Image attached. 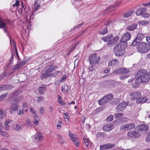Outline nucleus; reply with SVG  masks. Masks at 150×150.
I'll return each instance as SVG.
<instances>
[{"label": "nucleus", "instance_id": "1", "mask_svg": "<svg viewBox=\"0 0 150 150\" xmlns=\"http://www.w3.org/2000/svg\"><path fill=\"white\" fill-rule=\"evenodd\" d=\"M137 51L140 53H145L147 52L150 49L149 44L146 42H140L136 44Z\"/></svg>", "mask_w": 150, "mask_h": 150}, {"label": "nucleus", "instance_id": "2", "mask_svg": "<svg viewBox=\"0 0 150 150\" xmlns=\"http://www.w3.org/2000/svg\"><path fill=\"white\" fill-rule=\"evenodd\" d=\"M137 77L141 79V81L147 82L149 80V74L146 70H141L137 73Z\"/></svg>", "mask_w": 150, "mask_h": 150}, {"label": "nucleus", "instance_id": "3", "mask_svg": "<svg viewBox=\"0 0 150 150\" xmlns=\"http://www.w3.org/2000/svg\"><path fill=\"white\" fill-rule=\"evenodd\" d=\"M113 35L111 34L108 35L105 37H103L102 39L105 42H107V44L108 46H110L114 44L119 40L118 37H115L112 38Z\"/></svg>", "mask_w": 150, "mask_h": 150}, {"label": "nucleus", "instance_id": "4", "mask_svg": "<svg viewBox=\"0 0 150 150\" xmlns=\"http://www.w3.org/2000/svg\"><path fill=\"white\" fill-rule=\"evenodd\" d=\"M54 63L51 62L49 65L47 66L45 69L42 72V75L43 77H46L47 76L50 75V73L53 71L56 70L57 68V66H54Z\"/></svg>", "mask_w": 150, "mask_h": 150}, {"label": "nucleus", "instance_id": "5", "mask_svg": "<svg viewBox=\"0 0 150 150\" xmlns=\"http://www.w3.org/2000/svg\"><path fill=\"white\" fill-rule=\"evenodd\" d=\"M10 23V21L8 19H0V28H3L4 33L6 35L8 36L10 39V37L9 35V33L7 30V25Z\"/></svg>", "mask_w": 150, "mask_h": 150}, {"label": "nucleus", "instance_id": "6", "mask_svg": "<svg viewBox=\"0 0 150 150\" xmlns=\"http://www.w3.org/2000/svg\"><path fill=\"white\" fill-rule=\"evenodd\" d=\"M117 44L114 48L113 51L116 56H120L123 55L125 52V50L122 47V45Z\"/></svg>", "mask_w": 150, "mask_h": 150}, {"label": "nucleus", "instance_id": "7", "mask_svg": "<svg viewBox=\"0 0 150 150\" xmlns=\"http://www.w3.org/2000/svg\"><path fill=\"white\" fill-rule=\"evenodd\" d=\"M88 60L91 65H95L99 62L100 58L99 57L97 56L96 54H93L89 56Z\"/></svg>", "mask_w": 150, "mask_h": 150}, {"label": "nucleus", "instance_id": "8", "mask_svg": "<svg viewBox=\"0 0 150 150\" xmlns=\"http://www.w3.org/2000/svg\"><path fill=\"white\" fill-rule=\"evenodd\" d=\"M131 38V35L128 32L125 33V34L122 37L120 40V44L122 45L123 46L126 47L127 43V41L129 40Z\"/></svg>", "mask_w": 150, "mask_h": 150}, {"label": "nucleus", "instance_id": "9", "mask_svg": "<svg viewBox=\"0 0 150 150\" xmlns=\"http://www.w3.org/2000/svg\"><path fill=\"white\" fill-rule=\"evenodd\" d=\"M145 35L144 34L142 33H139L137 34L135 39L132 42L131 46H135L136 44L142 41Z\"/></svg>", "mask_w": 150, "mask_h": 150}, {"label": "nucleus", "instance_id": "10", "mask_svg": "<svg viewBox=\"0 0 150 150\" xmlns=\"http://www.w3.org/2000/svg\"><path fill=\"white\" fill-rule=\"evenodd\" d=\"M11 105L10 107V113L11 114L15 113L19 108V105L18 103L16 102L14 103H12L10 101Z\"/></svg>", "mask_w": 150, "mask_h": 150}, {"label": "nucleus", "instance_id": "11", "mask_svg": "<svg viewBox=\"0 0 150 150\" xmlns=\"http://www.w3.org/2000/svg\"><path fill=\"white\" fill-rule=\"evenodd\" d=\"M141 134L140 130H137L129 132L127 135L130 138H135L138 137L141 135Z\"/></svg>", "mask_w": 150, "mask_h": 150}, {"label": "nucleus", "instance_id": "12", "mask_svg": "<svg viewBox=\"0 0 150 150\" xmlns=\"http://www.w3.org/2000/svg\"><path fill=\"white\" fill-rule=\"evenodd\" d=\"M114 144L108 143L101 145L100 146V150H106L114 147Z\"/></svg>", "mask_w": 150, "mask_h": 150}, {"label": "nucleus", "instance_id": "13", "mask_svg": "<svg viewBox=\"0 0 150 150\" xmlns=\"http://www.w3.org/2000/svg\"><path fill=\"white\" fill-rule=\"evenodd\" d=\"M135 126L134 123H131L122 125L120 127L122 129H125L126 130H130L134 128Z\"/></svg>", "mask_w": 150, "mask_h": 150}, {"label": "nucleus", "instance_id": "14", "mask_svg": "<svg viewBox=\"0 0 150 150\" xmlns=\"http://www.w3.org/2000/svg\"><path fill=\"white\" fill-rule=\"evenodd\" d=\"M130 96L131 99L133 100L139 99L141 97V95L140 92L135 91L132 93Z\"/></svg>", "mask_w": 150, "mask_h": 150}, {"label": "nucleus", "instance_id": "15", "mask_svg": "<svg viewBox=\"0 0 150 150\" xmlns=\"http://www.w3.org/2000/svg\"><path fill=\"white\" fill-rule=\"evenodd\" d=\"M13 86L9 84L2 85L0 86V91L10 89L12 88Z\"/></svg>", "mask_w": 150, "mask_h": 150}, {"label": "nucleus", "instance_id": "16", "mask_svg": "<svg viewBox=\"0 0 150 150\" xmlns=\"http://www.w3.org/2000/svg\"><path fill=\"white\" fill-rule=\"evenodd\" d=\"M127 106V104L124 102H122L118 104L116 107V108L119 111H121L125 108Z\"/></svg>", "mask_w": 150, "mask_h": 150}, {"label": "nucleus", "instance_id": "17", "mask_svg": "<svg viewBox=\"0 0 150 150\" xmlns=\"http://www.w3.org/2000/svg\"><path fill=\"white\" fill-rule=\"evenodd\" d=\"M35 139L36 141H42L43 139V136L42 133L40 132H37Z\"/></svg>", "mask_w": 150, "mask_h": 150}, {"label": "nucleus", "instance_id": "18", "mask_svg": "<svg viewBox=\"0 0 150 150\" xmlns=\"http://www.w3.org/2000/svg\"><path fill=\"white\" fill-rule=\"evenodd\" d=\"M113 125L111 124H107L104 126L103 128L104 131L106 132H108L113 129Z\"/></svg>", "mask_w": 150, "mask_h": 150}, {"label": "nucleus", "instance_id": "19", "mask_svg": "<svg viewBox=\"0 0 150 150\" xmlns=\"http://www.w3.org/2000/svg\"><path fill=\"white\" fill-rule=\"evenodd\" d=\"M119 62L118 60L117 59H115L111 60L109 62L108 65L109 66H111L112 67L116 66L118 64Z\"/></svg>", "mask_w": 150, "mask_h": 150}, {"label": "nucleus", "instance_id": "20", "mask_svg": "<svg viewBox=\"0 0 150 150\" xmlns=\"http://www.w3.org/2000/svg\"><path fill=\"white\" fill-rule=\"evenodd\" d=\"M47 87L44 85H42L41 86L38 88V92L40 94L42 95L44 94L45 91L46 90Z\"/></svg>", "mask_w": 150, "mask_h": 150}, {"label": "nucleus", "instance_id": "21", "mask_svg": "<svg viewBox=\"0 0 150 150\" xmlns=\"http://www.w3.org/2000/svg\"><path fill=\"white\" fill-rule=\"evenodd\" d=\"M138 130H140V133L142 131H146L148 129V126L146 125H140L138 127Z\"/></svg>", "mask_w": 150, "mask_h": 150}, {"label": "nucleus", "instance_id": "22", "mask_svg": "<svg viewBox=\"0 0 150 150\" xmlns=\"http://www.w3.org/2000/svg\"><path fill=\"white\" fill-rule=\"evenodd\" d=\"M146 11V9L145 8H142L139 9L136 12V15L138 16L143 15Z\"/></svg>", "mask_w": 150, "mask_h": 150}, {"label": "nucleus", "instance_id": "23", "mask_svg": "<svg viewBox=\"0 0 150 150\" xmlns=\"http://www.w3.org/2000/svg\"><path fill=\"white\" fill-rule=\"evenodd\" d=\"M137 25L136 24H133L127 26L126 30H128L129 31L134 30L137 29Z\"/></svg>", "mask_w": 150, "mask_h": 150}, {"label": "nucleus", "instance_id": "24", "mask_svg": "<svg viewBox=\"0 0 150 150\" xmlns=\"http://www.w3.org/2000/svg\"><path fill=\"white\" fill-rule=\"evenodd\" d=\"M41 0H36L34 4V8L35 10L37 9L42 4H41Z\"/></svg>", "mask_w": 150, "mask_h": 150}, {"label": "nucleus", "instance_id": "25", "mask_svg": "<svg viewBox=\"0 0 150 150\" xmlns=\"http://www.w3.org/2000/svg\"><path fill=\"white\" fill-rule=\"evenodd\" d=\"M148 98L145 97H141V96L139 99L137 100V102L138 103H145L147 100Z\"/></svg>", "mask_w": 150, "mask_h": 150}, {"label": "nucleus", "instance_id": "26", "mask_svg": "<svg viewBox=\"0 0 150 150\" xmlns=\"http://www.w3.org/2000/svg\"><path fill=\"white\" fill-rule=\"evenodd\" d=\"M108 102H110L113 100V96L112 94H109L104 96Z\"/></svg>", "mask_w": 150, "mask_h": 150}, {"label": "nucleus", "instance_id": "27", "mask_svg": "<svg viewBox=\"0 0 150 150\" xmlns=\"http://www.w3.org/2000/svg\"><path fill=\"white\" fill-rule=\"evenodd\" d=\"M108 102L105 99V97L104 96L102 98L98 101V103L100 105H103L105 104Z\"/></svg>", "mask_w": 150, "mask_h": 150}, {"label": "nucleus", "instance_id": "28", "mask_svg": "<svg viewBox=\"0 0 150 150\" xmlns=\"http://www.w3.org/2000/svg\"><path fill=\"white\" fill-rule=\"evenodd\" d=\"M10 121V120H8L5 121L4 123V126L5 130H8L9 129L10 127L8 124L11 123Z\"/></svg>", "mask_w": 150, "mask_h": 150}, {"label": "nucleus", "instance_id": "29", "mask_svg": "<svg viewBox=\"0 0 150 150\" xmlns=\"http://www.w3.org/2000/svg\"><path fill=\"white\" fill-rule=\"evenodd\" d=\"M106 134L105 133L103 132H98L96 134V136L97 137L99 138H102L106 137Z\"/></svg>", "mask_w": 150, "mask_h": 150}, {"label": "nucleus", "instance_id": "30", "mask_svg": "<svg viewBox=\"0 0 150 150\" xmlns=\"http://www.w3.org/2000/svg\"><path fill=\"white\" fill-rule=\"evenodd\" d=\"M72 141H73L76 146L79 147L80 142L77 138H76L75 139L72 140Z\"/></svg>", "mask_w": 150, "mask_h": 150}, {"label": "nucleus", "instance_id": "31", "mask_svg": "<svg viewBox=\"0 0 150 150\" xmlns=\"http://www.w3.org/2000/svg\"><path fill=\"white\" fill-rule=\"evenodd\" d=\"M69 89V87L67 84H64L63 86H62V91L63 92H67Z\"/></svg>", "mask_w": 150, "mask_h": 150}, {"label": "nucleus", "instance_id": "32", "mask_svg": "<svg viewBox=\"0 0 150 150\" xmlns=\"http://www.w3.org/2000/svg\"><path fill=\"white\" fill-rule=\"evenodd\" d=\"M129 69L125 68H121V73L125 74L129 72Z\"/></svg>", "mask_w": 150, "mask_h": 150}, {"label": "nucleus", "instance_id": "33", "mask_svg": "<svg viewBox=\"0 0 150 150\" xmlns=\"http://www.w3.org/2000/svg\"><path fill=\"white\" fill-rule=\"evenodd\" d=\"M141 80H141V79L139 78L138 77H137V78L135 80V83L136 85L135 86L134 85L133 87L136 88L138 86L139 83L143 82V81H141Z\"/></svg>", "mask_w": 150, "mask_h": 150}, {"label": "nucleus", "instance_id": "34", "mask_svg": "<svg viewBox=\"0 0 150 150\" xmlns=\"http://www.w3.org/2000/svg\"><path fill=\"white\" fill-rule=\"evenodd\" d=\"M5 115V112L1 109H0V118L2 119L4 118Z\"/></svg>", "mask_w": 150, "mask_h": 150}, {"label": "nucleus", "instance_id": "35", "mask_svg": "<svg viewBox=\"0 0 150 150\" xmlns=\"http://www.w3.org/2000/svg\"><path fill=\"white\" fill-rule=\"evenodd\" d=\"M0 134L2 135L4 137H9V135L6 132H3L2 131L0 132Z\"/></svg>", "mask_w": 150, "mask_h": 150}, {"label": "nucleus", "instance_id": "36", "mask_svg": "<svg viewBox=\"0 0 150 150\" xmlns=\"http://www.w3.org/2000/svg\"><path fill=\"white\" fill-rule=\"evenodd\" d=\"M108 29L107 28L104 29L103 30L99 32V33L101 35H104L107 33Z\"/></svg>", "mask_w": 150, "mask_h": 150}, {"label": "nucleus", "instance_id": "37", "mask_svg": "<svg viewBox=\"0 0 150 150\" xmlns=\"http://www.w3.org/2000/svg\"><path fill=\"white\" fill-rule=\"evenodd\" d=\"M138 23L140 25H143L147 24L149 23V22L145 21L140 20L138 22Z\"/></svg>", "mask_w": 150, "mask_h": 150}, {"label": "nucleus", "instance_id": "38", "mask_svg": "<svg viewBox=\"0 0 150 150\" xmlns=\"http://www.w3.org/2000/svg\"><path fill=\"white\" fill-rule=\"evenodd\" d=\"M13 128L16 130H18L21 129V128L20 125L17 124H16L13 125Z\"/></svg>", "mask_w": 150, "mask_h": 150}, {"label": "nucleus", "instance_id": "39", "mask_svg": "<svg viewBox=\"0 0 150 150\" xmlns=\"http://www.w3.org/2000/svg\"><path fill=\"white\" fill-rule=\"evenodd\" d=\"M123 115L122 113H117L115 115V117L116 119L119 118L123 116Z\"/></svg>", "mask_w": 150, "mask_h": 150}, {"label": "nucleus", "instance_id": "40", "mask_svg": "<svg viewBox=\"0 0 150 150\" xmlns=\"http://www.w3.org/2000/svg\"><path fill=\"white\" fill-rule=\"evenodd\" d=\"M17 113L18 115H23L24 114V110L23 109L17 110Z\"/></svg>", "mask_w": 150, "mask_h": 150}, {"label": "nucleus", "instance_id": "41", "mask_svg": "<svg viewBox=\"0 0 150 150\" xmlns=\"http://www.w3.org/2000/svg\"><path fill=\"white\" fill-rule=\"evenodd\" d=\"M61 73L60 71H56L52 74L53 76L57 77Z\"/></svg>", "mask_w": 150, "mask_h": 150}, {"label": "nucleus", "instance_id": "42", "mask_svg": "<svg viewBox=\"0 0 150 150\" xmlns=\"http://www.w3.org/2000/svg\"><path fill=\"white\" fill-rule=\"evenodd\" d=\"M133 12V11L128 12L127 13L125 14V15L124 16V17L125 18H127L130 16L132 15Z\"/></svg>", "mask_w": 150, "mask_h": 150}, {"label": "nucleus", "instance_id": "43", "mask_svg": "<svg viewBox=\"0 0 150 150\" xmlns=\"http://www.w3.org/2000/svg\"><path fill=\"white\" fill-rule=\"evenodd\" d=\"M113 116L112 115H110L106 119V121L107 122H110L113 120Z\"/></svg>", "mask_w": 150, "mask_h": 150}, {"label": "nucleus", "instance_id": "44", "mask_svg": "<svg viewBox=\"0 0 150 150\" xmlns=\"http://www.w3.org/2000/svg\"><path fill=\"white\" fill-rule=\"evenodd\" d=\"M69 135L71 140L74 139H75V138H76L74 137L75 135L74 134L71 133V132L70 131L69 132Z\"/></svg>", "mask_w": 150, "mask_h": 150}, {"label": "nucleus", "instance_id": "45", "mask_svg": "<svg viewBox=\"0 0 150 150\" xmlns=\"http://www.w3.org/2000/svg\"><path fill=\"white\" fill-rule=\"evenodd\" d=\"M7 95V93L4 94L0 96V101L4 100L6 97Z\"/></svg>", "mask_w": 150, "mask_h": 150}, {"label": "nucleus", "instance_id": "46", "mask_svg": "<svg viewBox=\"0 0 150 150\" xmlns=\"http://www.w3.org/2000/svg\"><path fill=\"white\" fill-rule=\"evenodd\" d=\"M20 93V92L19 90L16 91L14 93H12L11 94V96L15 97L19 95Z\"/></svg>", "mask_w": 150, "mask_h": 150}, {"label": "nucleus", "instance_id": "47", "mask_svg": "<svg viewBox=\"0 0 150 150\" xmlns=\"http://www.w3.org/2000/svg\"><path fill=\"white\" fill-rule=\"evenodd\" d=\"M129 76L122 74L120 75V78L121 80H123L127 78Z\"/></svg>", "mask_w": 150, "mask_h": 150}, {"label": "nucleus", "instance_id": "48", "mask_svg": "<svg viewBox=\"0 0 150 150\" xmlns=\"http://www.w3.org/2000/svg\"><path fill=\"white\" fill-rule=\"evenodd\" d=\"M113 73L116 74H121V68H118L113 71Z\"/></svg>", "mask_w": 150, "mask_h": 150}, {"label": "nucleus", "instance_id": "49", "mask_svg": "<svg viewBox=\"0 0 150 150\" xmlns=\"http://www.w3.org/2000/svg\"><path fill=\"white\" fill-rule=\"evenodd\" d=\"M20 0H16L15 4L13 5V6L14 7H18L19 4Z\"/></svg>", "mask_w": 150, "mask_h": 150}, {"label": "nucleus", "instance_id": "50", "mask_svg": "<svg viewBox=\"0 0 150 150\" xmlns=\"http://www.w3.org/2000/svg\"><path fill=\"white\" fill-rule=\"evenodd\" d=\"M44 110L45 109L43 107L41 106L40 107L39 110L40 113L41 115L44 113Z\"/></svg>", "mask_w": 150, "mask_h": 150}, {"label": "nucleus", "instance_id": "51", "mask_svg": "<svg viewBox=\"0 0 150 150\" xmlns=\"http://www.w3.org/2000/svg\"><path fill=\"white\" fill-rule=\"evenodd\" d=\"M38 99L37 100V102L38 103H40L43 100V97H37Z\"/></svg>", "mask_w": 150, "mask_h": 150}, {"label": "nucleus", "instance_id": "52", "mask_svg": "<svg viewBox=\"0 0 150 150\" xmlns=\"http://www.w3.org/2000/svg\"><path fill=\"white\" fill-rule=\"evenodd\" d=\"M120 120L122 122V124H124L125 123V122L127 121V119L125 117H122L120 119Z\"/></svg>", "mask_w": 150, "mask_h": 150}, {"label": "nucleus", "instance_id": "53", "mask_svg": "<svg viewBox=\"0 0 150 150\" xmlns=\"http://www.w3.org/2000/svg\"><path fill=\"white\" fill-rule=\"evenodd\" d=\"M26 123H27V126L28 127H31V126H32L31 123L30 122V121L28 120H28L26 121Z\"/></svg>", "mask_w": 150, "mask_h": 150}, {"label": "nucleus", "instance_id": "54", "mask_svg": "<svg viewBox=\"0 0 150 150\" xmlns=\"http://www.w3.org/2000/svg\"><path fill=\"white\" fill-rule=\"evenodd\" d=\"M57 97L58 98V99L57 100V101L58 102L59 104H60V102H61L62 101V98L60 95H58Z\"/></svg>", "mask_w": 150, "mask_h": 150}, {"label": "nucleus", "instance_id": "55", "mask_svg": "<svg viewBox=\"0 0 150 150\" xmlns=\"http://www.w3.org/2000/svg\"><path fill=\"white\" fill-rule=\"evenodd\" d=\"M7 75V72L4 71L3 72V73L1 75V77L0 78H1V79L4 77L5 76H6Z\"/></svg>", "mask_w": 150, "mask_h": 150}, {"label": "nucleus", "instance_id": "56", "mask_svg": "<svg viewBox=\"0 0 150 150\" xmlns=\"http://www.w3.org/2000/svg\"><path fill=\"white\" fill-rule=\"evenodd\" d=\"M20 68V67L19 66L18 64L17 65H15L14 66H13V69L14 70H18Z\"/></svg>", "mask_w": 150, "mask_h": 150}, {"label": "nucleus", "instance_id": "57", "mask_svg": "<svg viewBox=\"0 0 150 150\" xmlns=\"http://www.w3.org/2000/svg\"><path fill=\"white\" fill-rule=\"evenodd\" d=\"M91 66L89 67V70L91 71H93L95 69V68L93 67V65H91Z\"/></svg>", "mask_w": 150, "mask_h": 150}, {"label": "nucleus", "instance_id": "58", "mask_svg": "<svg viewBox=\"0 0 150 150\" xmlns=\"http://www.w3.org/2000/svg\"><path fill=\"white\" fill-rule=\"evenodd\" d=\"M142 16L144 18H148L149 17V14L148 13H143Z\"/></svg>", "mask_w": 150, "mask_h": 150}, {"label": "nucleus", "instance_id": "59", "mask_svg": "<svg viewBox=\"0 0 150 150\" xmlns=\"http://www.w3.org/2000/svg\"><path fill=\"white\" fill-rule=\"evenodd\" d=\"M25 62L24 61H23L21 62H20L18 64L19 66L20 67H21L25 65Z\"/></svg>", "mask_w": 150, "mask_h": 150}, {"label": "nucleus", "instance_id": "60", "mask_svg": "<svg viewBox=\"0 0 150 150\" xmlns=\"http://www.w3.org/2000/svg\"><path fill=\"white\" fill-rule=\"evenodd\" d=\"M66 76L65 75L63 76L60 79L59 81L61 82H62L66 78Z\"/></svg>", "mask_w": 150, "mask_h": 150}, {"label": "nucleus", "instance_id": "61", "mask_svg": "<svg viewBox=\"0 0 150 150\" xmlns=\"http://www.w3.org/2000/svg\"><path fill=\"white\" fill-rule=\"evenodd\" d=\"M110 8V7H108L104 11V15H105L107 13H109V12L108 11V10Z\"/></svg>", "mask_w": 150, "mask_h": 150}, {"label": "nucleus", "instance_id": "62", "mask_svg": "<svg viewBox=\"0 0 150 150\" xmlns=\"http://www.w3.org/2000/svg\"><path fill=\"white\" fill-rule=\"evenodd\" d=\"M34 124L36 125H37L39 124V122L37 119H35L33 120Z\"/></svg>", "mask_w": 150, "mask_h": 150}, {"label": "nucleus", "instance_id": "63", "mask_svg": "<svg viewBox=\"0 0 150 150\" xmlns=\"http://www.w3.org/2000/svg\"><path fill=\"white\" fill-rule=\"evenodd\" d=\"M84 143H90V140L88 138H86L85 137H84Z\"/></svg>", "mask_w": 150, "mask_h": 150}, {"label": "nucleus", "instance_id": "64", "mask_svg": "<svg viewBox=\"0 0 150 150\" xmlns=\"http://www.w3.org/2000/svg\"><path fill=\"white\" fill-rule=\"evenodd\" d=\"M23 108H25L28 107V105L26 102H23Z\"/></svg>", "mask_w": 150, "mask_h": 150}]
</instances>
